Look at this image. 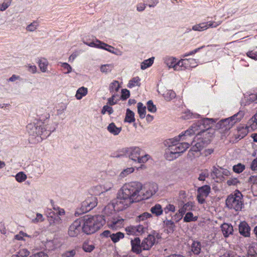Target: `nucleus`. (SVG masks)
<instances>
[{"label": "nucleus", "mask_w": 257, "mask_h": 257, "mask_svg": "<svg viewBox=\"0 0 257 257\" xmlns=\"http://www.w3.org/2000/svg\"><path fill=\"white\" fill-rule=\"evenodd\" d=\"M143 184L138 181L124 184L113 201L114 209L117 211H122L132 203L141 201V191L143 190Z\"/></svg>", "instance_id": "f257e3e1"}, {"label": "nucleus", "mask_w": 257, "mask_h": 257, "mask_svg": "<svg viewBox=\"0 0 257 257\" xmlns=\"http://www.w3.org/2000/svg\"><path fill=\"white\" fill-rule=\"evenodd\" d=\"M190 131V130H186L178 136L168 139L165 142V145L168 147L165 154L167 160L172 161L176 159L189 148L190 143L188 142L179 143V142L188 140V138L191 137Z\"/></svg>", "instance_id": "f03ea898"}, {"label": "nucleus", "mask_w": 257, "mask_h": 257, "mask_svg": "<svg viewBox=\"0 0 257 257\" xmlns=\"http://www.w3.org/2000/svg\"><path fill=\"white\" fill-rule=\"evenodd\" d=\"M105 223L102 215H87L84 217L82 230L87 234H92L100 229Z\"/></svg>", "instance_id": "7ed1b4c3"}, {"label": "nucleus", "mask_w": 257, "mask_h": 257, "mask_svg": "<svg viewBox=\"0 0 257 257\" xmlns=\"http://www.w3.org/2000/svg\"><path fill=\"white\" fill-rule=\"evenodd\" d=\"M213 122L212 118H204L194 123L188 130H190V136L197 134L199 136L205 135V134H210L208 130L211 127L210 124Z\"/></svg>", "instance_id": "20e7f679"}, {"label": "nucleus", "mask_w": 257, "mask_h": 257, "mask_svg": "<svg viewBox=\"0 0 257 257\" xmlns=\"http://www.w3.org/2000/svg\"><path fill=\"white\" fill-rule=\"evenodd\" d=\"M126 153L130 159L138 163H145L150 158L149 155L144 154L143 151L137 147L127 148Z\"/></svg>", "instance_id": "39448f33"}, {"label": "nucleus", "mask_w": 257, "mask_h": 257, "mask_svg": "<svg viewBox=\"0 0 257 257\" xmlns=\"http://www.w3.org/2000/svg\"><path fill=\"white\" fill-rule=\"evenodd\" d=\"M196 136L195 138L196 140L193 141L191 143L192 146L191 151L192 152H198L201 151L203 148L210 143L212 138L211 134H207L206 133L205 135L199 136L196 134Z\"/></svg>", "instance_id": "423d86ee"}, {"label": "nucleus", "mask_w": 257, "mask_h": 257, "mask_svg": "<svg viewBox=\"0 0 257 257\" xmlns=\"http://www.w3.org/2000/svg\"><path fill=\"white\" fill-rule=\"evenodd\" d=\"M97 204V200L96 197L90 196L81 203L80 207L77 209L75 215L79 216L86 213L95 207Z\"/></svg>", "instance_id": "0eeeda50"}, {"label": "nucleus", "mask_w": 257, "mask_h": 257, "mask_svg": "<svg viewBox=\"0 0 257 257\" xmlns=\"http://www.w3.org/2000/svg\"><path fill=\"white\" fill-rule=\"evenodd\" d=\"M241 196L242 195L239 192L230 195L226 200V206L229 208L233 209L236 211L240 210L243 205Z\"/></svg>", "instance_id": "6e6552de"}, {"label": "nucleus", "mask_w": 257, "mask_h": 257, "mask_svg": "<svg viewBox=\"0 0 257 257\" xmlns=\"http://www.w3.org/2000/svg\"><path fill=\"white\" fill-rule=\"evenodd\" d=\"M158 189V185L156 183L146 184L141 191V200L150 198L156 193Z\"/></svg>", "instance_id": "1a4fd4ad"}, {"label": "nucleus", "mask_w": 257, "mask_h": 257, "mask_svg": "<svg viewBox=\"0 0 257 257\" xmlns=\"http://www.w3.org/2000/svg\"><path fill=\"white\" fill-rule=\"evenodd\" d=\"M234 124V122H232L230 118H225L220 120L216 124V128L220 130V133H225L226 132L230 130Z\"/></svg>", "instance_id": "9d476101"}, {"label": "nucleus", "mask_w": 257, "mask_h": 257, "mask_svg": "<svg viewBox=\"0 0 257 257\" xmlns=\"http://www.w3.org/2000/svg\"><path fill=\"white\" fill-rule=\"evenodd\" d=\"M249 126H247L245 128L242 127L239 131H241V135H239L241 138H243L245 136L250 128L252 130H255L257 128V113L254 114L248 121Z\"/></svg>", "instance_id": "9b49d317"}, {"label": "nucleus", "mask_w": 257, "mask_h": 257, "mask_svg": "<svg viewBox=\"0 0 257 257\" xmlns=\"http://www.w3.org/2000/svg\"><path fill=\"white\" fill-rule=\"evenodd\" d=\"M164 62L169 68H173L174 70L180 71L182 70V60L177 62L175 58L167 56L164 58Z\"/></svg>", "instance_id": "f8f14e48"}, {"label": "nucleus", "mask_w": 257, "mask_h": 257, "mask_svg": "<svg viewBox=\"0 0 257 257\" xmlns=\"http://www.w3.org/2000/svg\"><path fill=\"white\" fill-rule=\"evenodd\" d=\"M81 229H82V227L81 226L80 220L76 219L69 227L68 234L70 237L76 236Z\"/></svg>", "instance_id": "ddd939ff"}, {"label": "nucleus", "mask_w": 257, "mask_h": 257, "mask_svg": "<svg viewBox=\"0 0 257 257\" xmlns=\"http://www.w3.org/2000/svg\"><path fill=\"white\" fill-rule=\"evenodd\" d=\"M126 231L129 234L140 235L146 231V227L143 225L130 226L125 228Z\"/></svg>", "instance_id": "4468645a"}, {"label": "nucleus", "mask_w": 257, "mask_h": 257, "mask_svg": "<svg viewBox=\"0 0 257 257\" xmlns=\"http://www.w3.org/2000/svg\"><path fill=\"white\" fill-rule=\"evenodd\" d=\"M42 127L36 125L34 123H29L27 126V131L30 135L33 136H41L43 135Z\"/></svg>", "instance_id": "2eb2a0df"}, {"label": "nucleus", "mask_w": 257, "mask_h": 257, "mask_svg": "<svg viewBox=\"0 0 257 257\" xmlns=\"http://www.w3.org/2000/svg\"><path fill=\"white\" fill-rule=\"evenodd\" d=\"M155 241L156 238L155 236L149 234L142 242V249L144 250H149L154 245Z\"/></svg>", "instance_id": "dca6fc26"}, {"label": "nucleus", "mask_w": 257, "mask_h": 257, "mask_svg": "<svg viewBox=\"0 0 257 257\" xmlns=\"http://www.w3.org/2000/svg\"><path fill=\"white\" fill-rule=\"evenodd\" d=\"M132 251L137 254H140L142 250V243L139 237L131 240Z\"/></svg>", "instance_id": "f3484780"}, {"label": "nucleus", "mask_w": 257, "mask_h": 257, "mask_svg": "<svg viewBox=\"0 0 257 257\" xmlns=\"http://www.w3.org/2000/svg\"><path fill=\"white\" fill-rule=\"evenodd\" d=\"M238 227L239 232L240 234L244 237H249L250 236V228L246 222H241Z\"/></svg>", "instance_id": "a211bd4d"}, {"label": "nucleus", "mask_w": 257, "mask_h": 257, "mask_svg": "<svg viewBox=\"0 0 257 257\" xmlns=\"http://www.w3.org/2000/svg\"><path fill=\"white\" fill-rule=\"evenodd\" d=\"M220 227L224 237H227L230 235L232 234L233 228V226L230 224L224 223L221 225Z\"/></svg>", "instance_id": "6ab92c4d"}, {"label": "nucleus", "mask_w": 257, "mask_h": 257, "mask_svg": "<svg viewBox=\"0 0 257 257\" xmlns=\"http://www.w3.org/2000/svg\"><path fill=\"white\" fill-rule=\"evenodd\" d=\"M193 207V204L191 202H189L185 204L181 208L179 209V216L178 220H180L185 213L187 211L192 210Z\"/></svg>", "instance_id": "aec40b11"}, {"label": "nucleus", "mask_w": 257, "mask_h": 257, "mask_svg": "<svg viewBox=\"0 0 257 257\" xmlns=\"http://www.w3.org/2000/svg\"><path fill=\"white\" fill-rule=\"evenodd\" d=\"M107 131L111 134L113 135H118L121 131V127H117L114 123L111 122L110 123L107 127Z\"/></svg>", "instance_id": "412c9836"}, {"label": "nucleus", "mask_w": 257, "mask_h": 257, "mask_svg": "<svg viewBox=\"0 0 257 257\" xmlns=\"http://www.w3.org/2000/svg\"><path fill=\"white\" fill-rule=\"evenodd\" d=\"M48 220L50 226H56L60 224L62 222V220L59 216H48Z\"/></svg>", "instance_id": "4be33fe9"}, {"label": "nucleus", "mask_w": 257, "mask_h": 257, "mask_svg": "<svg viewBox=\"0 0 257 257\" xmlns=\"http://www.w3.org/2000/svg\"><path fill=\"white\" fill-rule=\"evenodd\" d=\"M182 62L183 64V67H184L185 68H194L197 65L196 60L194 59H183L182 60Z\"/></svg>", "instance_id": "5701e85b"}, {"label": "nucleus", "mask_w": 257, "mask_h": 257, "mask_svg": "<svg viewBox=\"0 0 257 257\" xmlns=\"http://www.w3.org/2000/svg\"><path fill=\"white\" fill-rule=\"evenodd\" d=\"M201 244L199 241H194L191 245V250L195 255H198L201 252Z\"/></svg>", "instance_id": "b1692460"}, {"label": "nucleus", "mask_w": 257, "mask_h": 257, "mask_svg": "<svg viewBox=\"0 0 257 257\" xmlns=\"http://www.w3.org/2000/svg\"><path fill=\"white\" fill-rule=\"evenodd\" d=\"M123 221L124 219L122 218H114L112 221L109 223V226L112 228L121 227L123 225Z\"/></svg>", "instance_id": "393cba45"}, {"label": "nucleus", "mask_w": 257, "mask_h": 257, "mask_svg": "<svg viewBox=\"0 0 257 257\" xmlns=\"http://www.w3.org/2000/svg\"><path fill=\"white\" fill-rule=\"evenodd\" d=\"M248 257H255L257 254V245L255 243L249 245L247 250Z\"/></svg>", "instance_id": "a878e982"}, {"label": "nucleus", "mask_w": 257, "mask_h": 257, "mask_svg": "<svg viewBox=\"0 0 257 257\" xmlns=\"http://www.w3.org/2000/svg\"><path fill=\"white\" fill-rule=\"evenodd\" d=\"M151 212L156 216H159L163 214V209L160 204H157L151 208Z\"/></svg>", "instance_id": "bb28decb"}, {"label": "nucleus", "mask_w": 257, "mask_h": 257, "mask_svg": "<svg viewBox=\"0 0 257 257\" xmlns=\"http://www.w3.org/2000/svg\"><path fill=\"white\" fill-rule=\"evenodd\" d=\"M210 191V187L208 185L203 186L198 189L197 193L207 197Z\"/></svg>", "instance_id": "cd10ccee"}, {"label": "nucleus", "mask_w": 257, "mask_h": 257, "mask_svg": "<svg viewBox=\"0 0 257 257\" xmlns=\"http://www.w3.org/2000/svg\"><path fill=\"white\" fill-rule=\"evenodd\" d=\"M140 80L141 79L139 77H134L129 81L127 86L130 88L135 86L139 87L141 85Z\"/></svg>", "instance_id": "c85d7f7f"}, {"label": "nucleus", "mask_w": 257, "mask_h": 257, "mask_svg": "<svg viewBox=\"0 0 257 257\" xmlns=\"http://www.w3.org/2000/svg\"><path fill=\"white\" fill-rule=\"evenodd\" d=\"M87 88L81 87L77 90L75 96L77 99L80 100L87 94Z\"/></svg>", "instance_id": "c756f323"}, {"label": "nucleus", "mask_w": 257, "mask_h": 257, "mask_svg": "<svg viewBox=\"0 0 257 257\" xmlns=\"http://www.w3.org/2000/svg\"><path fill=\"white\" fill-rule=\"evenodd\" d=\"M244 115V112L242 110H240L237 113L234 114L233 116L228 117L230 118L232 122H234V124L237 122L240 121Z\"/></svg>", "instance_id": "7c9ffc66"}, {"label": "nucleus", "mask_w": 257, "mask_h": 257, "mask_svg": "<svg viewBox=\"0 0 257 257\" xmlns=\"http://www.w3.org/2000/svg\"><path fill=\"white\" fill-rule=\"evenodd\" d=\"M135 113L130 109H127L124 121L129 123L135 121Z\"/></svg>", "instance_id": "2f4dec72"}, {"label": "nucleus", "mask_w": 257, "mask_h": 257, "mask_svg": "<svg viewBox=\"0 0 257 257\" xmlns=\"http://www.w3.org/2000/svg\"><path fill=\"white\" fill-rule=\"evenodd\" d=\"M39 67L41 70V71L43 72H46L47 70V66L48 65V61L42 58L39 60L38 62Z\"/></svg>", "instance_id": "473e14b6"}, {"label": "nucleus", "mask_w": 257, "mask_h": 257, "mask_svg": "<svg viewBox=\"0 0 257 257\" xmlns=\"http://www.w3.org/2000/svg\"><path fill=\"white\" fill-rule=\"evenodd\" d=\"M146 109V106H144L142 103L139 102L138 103V111L141 118H144L145 117Z\"/></svg>", "instance_id": "72a5a7b5"}, {"label": "nucleus", "mask_w": 257, "mask_h": 257, "mask_svg": "<svg viewBox=\"0 0 257 257\" xmlns=\"http://www.w3.org/2000/svg\"><path fill=\"white\" fill-rule=\"evenodd\" d=\"M166 227L167 228L168 232H173L174 231L175 228V225L174 222L171 220L166 219L164 221Z\"/></svg>", "instance_id": "f704fd0d"}, {"label": "nucleus", "mask_w": 257, "mask_h": 257, "mask_svg": "<svg viewBox=\"0 0 257 257\" xmlns=\"http://www.w3.org/2000/svg\"><path fill=\"white\" fill-rule=\"evenodd\" d=\"M164 97L167 101H170L172 99L175 98L176 93L172 90H167L164 94Z\"/></svg>", "instance_id": "c9c22d12"}, {"label": "nucleus", "mask_w": 257, "mask_h": 257, "mask_svg": "<svg viewBox=\"0 0 257 257\" xmlns=\"http://www.w3.org/2000/svg\"><path fill=\"white\" fill-rule=\"evenodd\" d=\"M124 237V234L121 232H117L116 233H112L111 235V239L114 242H118L120 239Z\"/></svg>", "instance_id": "e433bc0d"}, {"label": "nucleus", "mask_w": 257, "mask_h": 257, "mask_svg": "<svg viewBox=\"0 0 257 257\" xmlns=\"http://www.w3.org/2000/svg\"><path fill=\"white\" fill-rule=\"evenodd\" d=\"M198 217L197 216H194L192 212H187L184 217V221L186 222H189L193 221H196Z\"/></svg>", "instance_id": "4c0bfd02"}, {"label": "nucleus", "mask_w": 257, "mask_h": 257, "mask_svg": "<svg viewBox=\"0 0 257 257\" xmlns=\"http://www.w3.org/2000/svg\"><path fill=\"white\" fill-rule=\"evenodd\" d=\"M120 88L119 83L117 81L114 80L109 85V90L111 92H117Z\"/></svg>", "instance_id": "58836bf2"}, {"label": "nucleus", "mask_w": 257, "mask_h": 257, "mask_svg": "<svg viewBox=\"0 0 257 257\" xmlns=\"http://www.w3.org/2000/svg\"><path fill=\"white\" fill-rule=\"evenodd\" d=\"M154 57L150 58L147 60H145L141 64V69L143 70H144L148 67H150L152 65L154 62Z\"/></svg>", "instance_id": "ea45409f"}, {"label": "nucleus", "mask_w": 257, "mask_h": 257, "mask_svg": "<svg viewBox=\"0 0 257 257\" xmlns=\"http://www.w3.org/2000/svg\"><path fill=\"white\" fill-rule=\"evenodd\" d=\"M135 169L133 167L127 168L125 169H124L121 171V172L119 174V177L120 178H123L128 175L129 174L132 173L134 171Z\"/></svg>", "instance_id": "a19ab883"}, {"label": "nucleus", "mask_w": 257, "mask_h": 257, "mask_svg": "<svg viewBox=\"0 0 257 257\" xmlns=\"http://www.w3.org/2000/svg\"><path fill=\"white\" fill-rule=\"evenodd\" d=\"M87 45L90 47H96L98 48H103V46L106 45V43L102 42L99 40H97L95 42H91L89 43H87Z\"/></svg>", "instance_id": "79ce46f5"}, {"label": "nucleus", "mask_w": 257, "mask_h": 257, "mask_svg": "<svg viewBox=\"0 0 257 257\" xmlns=\"http://www.w3.org/2000/svg\"><path fill=\"white\" fill-rule=\"evenodd\" d=\"M113 68V65L112 64L102 65L100 67V71L102 73H107L110 72Z\"/></svg>", "instance_id": "37998d69"}, {"label": "nucleus", "mask_w": 257, "mask_h": 257, "mask_svg": "<svg viewBox=\"0 0 257 257\" xmlns=\"http://www.w3.org/2000/svg\"><path fill=\"white\" fill-rule=\"evenodd\" d=\"M82 248L85 252H90L94 249V246L92 244H89L88 242H85L83 244Z\"/></svg>", "instance_id": "c03bdc74"}, {"label": "nucleus", "mask_w": 257, "mask_h": 257, "mask_svg": "<svg viewBox=\"0 0 257 257\" xmlns=\"http://www.w3.org/2000/svg\"><path fill=\"white\" fill-rule=\"evenodd\" d=\"M245 169L244 165L239 163L236 165H234L233 167V170L234 172L237 173H240L242 172Z\"/></svg>", "instance_id": "a18cd8bd"}, {"label": "nucleus", "mask_w": 257, "mask_h": 257, "mask_svg": "<svg viewBox=\"0 0 257 257\" xmlns=\"http://www.w3.org/2000/svg\"><path fill=\"white\" fill-rule=\"evenodd\" d=\"M15 177L16 180L19 182H22L27 179L26 175L22 172L18 173Z\"/></svg>", "instance_id": "49530a36"}, {"label": "nucleus", "mask_w": 257, "mask_h": 257, "mask_svg": "<svg viewBox=\"0 0 257 257\" xmlns=\"http://www.w3.org/2000/svg\"><path fill=\"white\" fill-rule=\"evenodd\" d=\"M151 217H152L151 214L148 212H145L138 216L137 221H145L146 219Z\"/></svg>", "instance_id": "de8ad7c7"}, {"label": "nucleus", "mask_w": 257, "mask_h": 257, "mask_svg": "<svg viewBox=\"0 0 257 257\" xmlns=\"http://www.w3.org/2000/svg\"><path fill=\"white\" fill-rule=\"evenodd\" d=\"M38 26L39 24L37 22H33L27 27L26 30L29 32H34L37 29Z\"/></svg>", "instance_id": "09e8293b"}, {"label": "nucleus", "mask_w": 257, "mask_h": 257, "mask_svg": "<svg viewBox=\"0 0 257 257\" xmlns=\"http://www.w3.org/2000/svg\"><path fill=\"white\" fill-rule=\"evenodd\" d=\"M163 211L166 214L169 212H174L175 211V206L173 204H169L164 208Z\"/></svg>", "instance_id": "8fccbe9b"}, {"label": "nucleus", "mask_w": 257, "mask_h": 257, "mask_svg": "<svg viewBox=\"0 0 257 257\" xmlns=\"http://www.w3.org/2000/svg\"><path fill=\"white\" fill-rule=\"evenodd\" d=\"M30 252L25 248L20 249L16 255L19 257H27L29 255Z\"/></svg>", "instance_id": "3c124183"}, {"label": "nucleus", "mask_w": 257, "mask_h": 257, "mask_svg": "<svg viewBox=\"0 0 257 257\" xmlns=\"http://www.w3.org/2000/svg\"><path fill=\"white\" fill-rule=\"evenodd\" d=\"M103 48H101V49H104L111 53H113V54H116V55H118V53L114 51V48L110 46V45H108V44H106V45H104L103 46Z\"/></svg>", "instance_id": "603ef678"}, {"label": "nucleus", "mask_w": 257, "mask_h": 257, "mask_svg": "<svg viewBox=\"0 0 257 257\" xmlns=\"http://www.w3.org/2000/svg\"><path fill=\"white\" fill-rule=\"evenodd\" d=\"M147 108L148 110L151 112H155L157 110L156 106L153 104V103L152 100H149L148 102Z\"/></svg>", "instance_id": "864d4df0"}, {"label": "nucleus", "mask_w": 257, "mask_h": 257, "mask_svg": "<svg viewBox=\"0 0 257 257\" xmlns=\"http://www.w3.org/2000/svg\"><path fill=\"white\" fill-rule=\"evenodd\" d=\"M209 173L207 170H204L200 174L198 178L200 181H204L206 178L208 177Z\"/></svg>", "instance_id": "5fc2aeb1"}, {"label": "nucleus", "mask_w": 257, "mask_h": 257, "mask_svg": "<svg viewBox=\"0 0 257 257\" xmlns=\"http://www.w3.org/2000/svg\"><path fill=\"white\" fill-rule=\"evenodd\" d=\"M61 67L64 69V70H66V72H64L65 74H68L72 71V67L71 66L67 63H61Z\"/></svg>", "instance_id": "6e6d98bb"}, {"label": "nucleus", "mask_w": 257, "mask_h": 257, "mask_svg": "<svg viewBox=\"0 0 257 257\" xmlns=\"http://www.w3.org/2000/svg\"><path fill=\"white\" fill-rule=\"evenodd\" d=\"M240 182L236 178H231L227 181V184L229 186L231 185H237L238 184H240Z\"/></svg>", "instance_id": "4d7b16f0"}, {"label": "nucleus", "mask_w": 257, "mask_h": 257, "mask_svg": "<svg viewBox=\"0 0 257 257\" xmlns=\"http://www.w3.org/2000/svg\"><path fill=\"white\" fill-rule=\"evenodd\" d=\"M106 112H107L109 114L112 113L113 112L112 108L107 105H104L102 109L101 113L104 114Z\"/></svg>", "instance_id": "13d9d810"}, {"label": "nucleus", "mask_w": 257, "mask_h": 257, "mask_svg": "<svg viewBox=\"0 0 257 257\" xmlns=\"http://www.w3.org/2000/svg\"><path fill=\"white\" fill-rule=\"evenodd\" d=\"M113 186V184L111 181H106L103 185V188L105 191L110 190Z\"/></svg>", "instance_id": "bf43d9fd"}, {"label": "nucleus", "mask_w": 257, "mask_h": 257, "mask_svg": "<svg viewBox=\"0 0 257 257\" xmlns=\"http://www.w3.org/2000/svg\"><path fill=\"white\" fill-rule=\"evenodd\" d=\"M36 167H37V171L41 173H43V172L45 171V165L44 163L42 161V162H38L36 163Z\"/></svg>", "instance_id": "052dcab7"}, {"label": "nucleus", "mask_w": 257, "mask_h": 257, "mask_svg": "<svg viewBox=\"0 0 257 257\" xmlns=\"http://www.w3.org/2000/svg\"><path fill=\"white\" fill-rule=\"evenodd\" d=\"M25 236H27V237H30V236L28 235L26 233H25V232H24L23 231H20L19 234H18L15 235V238L16 239H17V240H25L24 239V237H25Z\"/></svg>", "instance_id": "680f3d73"}, {"label": "nucleus", "mask_w": 257, "mask_h": 257, "mask_svg": "<svg viewBox=\"0 0 257 257\" xmlns=\"http://www.w3.org/2000/svg\"><path fill=\"white\" fill-rule=\"evenodd\" d=\"M130 95V91L126 89L121 90V98L123 100L126 99Z\"/></svg>", "instance_id": "e2e57ef3"}, {"label": "nucleus", "mask_w": 257, "mask_h": 257, "mask_svg": "<svg viewBox=\"0 0 257 257\" xmlns=\"http://www.w3.org/2000/svg\"><path fill=\"white\" fill-rule=\"evenodd\" d=\"M208 28H216L218 26L221 24V21L215 22L214 21H209L207 22Z\"/></svg>", "instance_id": "0e129e2a"}, {"label": "nucleus", "mask_w": 257, "mask_h": 257, "mask_svg": "<svg viewBox=\"0 0 257 257\" xmlns=\"http://www.w3.org/2000/svg\"><path fill=\"white\" fill-rule=\"evenodd\" d=\"M44 218L42 215V214L40 213H37L36 214V217L33 220V222L34 223L36 222H42L44 221Z\"/></svg>", "instance_id": "69168bd1"}, {"label": "nucleus", "mask_w": 257, "mask_h": 257, "mask_svg": "<svg viewBox=\"0 0 257 257\" xmlns=\"http://www.w3.org/2000/svg\"><path fill=\"white\" fill-rule=\"evenodd\" d=\"M247 56L252 59L257 60V52H253L250 51L246 53Z\"/></svg>", "instance_id": "338daca9"}, {"label": "nucleus", "mask_w": 257, "mask_h": 257, "mask_svg": "<svg viewBox=\"0 0 257 257\" xmlns=\"http://www.w3.org/2000/svg\"><path fill=\"white\" fill-rule=\"evenodd\" d=\"M76 254V251L74 249L67 251L64 253V256L65 257H73Z\"/></svg>", "instance_id": "774afa93"}]
</instances>
